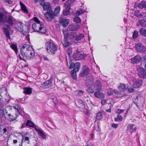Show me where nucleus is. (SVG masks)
Segmentation results:
<instances>
[{
    "label": "nucleus",
    "instance_id": "1",
    "mask_svg": "<svg viewBox=\"0 0 146 146\" xmlns=\"http://www.w3.org/2000/svg\"><path fill=\"white\" fill-rule=\"evenodd\" d=\"M20 54H19V57L20 60H22L26 62L24 59L26 58L27 60H31L35 57L34 50L32 47L28 44H25L20 49Z\"/></svg>",
    "mask_w": 146,
    "mask_h": 146
},
{
    "label": "nucleus",
    "instance_id": "2",
    "mask_svg": "<svg viewBox=\"0 0 146 146\" xmlns=\"http://www.w3.org/2000/svg\"><path fill=\"white\" fill-rule=\"evenodd\" d=\"M9 109L12 110L13 108L15 110V115H11L8 114L7 115H4L5 118L7 120L10 121H12L15 120L17 117L18 115H21L22 116L24 115L25 113L23 111V108H21L19 104H13L12 106H9Z\"/></svg>",
    "mask_w": 146,
    "mask_h": 146
},
{
    "label": "nucleus",
    "instance_id": "3",
    "mask_svg": "<svg viewBox=\"0 0 146 146\" xmlns=\"http://www.w3.org/2000/svg\"><path fill=\"white\" fill-rule=\"evenodd\" d=\"M14 18L10 15H7L3 27V32L7 39L10 38L9 31L11 29L10 27H13L15 23Z\"/></svg>",
    "mask_w": 146,
    "mask_h": 146
},
{
    "label": "nucleus",
    "instance_id": "4",
    "mask_svg": "<svg viewBox=\"0 0 146 146\" xmlns=\"http://www.w3.org/2000/svg\"><path fill=\"white\" fill-rule=\"evenodd\" d=\"M34 19L35 22L33 24L32 27L34 31L42 34L45 33L47 30L46 28L41 23L37 18L35 17Z\"/></svg>",
    "mask_w": 146,
    "mask_h": 146
},
{
    "label": "nucleus",
    "instance_id": "5",
    "mask_svg": "<svg viewBox=\"0 0 146 146\" xmlns=\"http://www.w3.org/2000/svg\"><path fill=\"white\" fill-rule=\"evenodd\" d=\"M45 48L47 52L50 54H54L57 50V48L56 45L53 42L49 41L45 43Z\"/></svg>",
    "mask_w": 146,
    "mask_h": 146
},
{
    "label": "nucleus",
    "instance_id": "6",
    "mask_svg": "<svg viewBox=\"0 0 146 146\" xmlns=\"http://www.w3.org/2000/svg\"><path fill=\"white\" fill-rule=\"evenodd\" d=\"M146 69L141 67H137V71L138 76L141 78L146 79Z\"/></svg>",
    "mask_w": 146,
    "mask_h": 146
},
{
    "label": "nucleus",
    "instance_id": "7",
    "mask_svg": "<svg viewBox=\"0 0 146 146\" xmlns=\"http://www.w3.org/2000/svg\"><path fill=\"white\" fill-rule=\"evenodd\" d=\"M44 15L46 19L49 21H50V19H54L56 16V14H55L54 12L51 9L47 11L44 14Z\"/></svg>",
    "mask_w": 146,
    "mask_h": 146
},
{
    "label": "nucleus",
    "instance_id": "8",
    "mask_svg": "<svg viewBox=\"0 0 146 146\" xmlns=\"http://www.w3.org/2000/svg\"><path fill=\"white\" fill-rule=\"evenodd\" d=\"M135 48L137 52L143 53L145 52L146 48L145 46L141 43H138L135 45Z\"/></svg>",
    "mask_w": 146,
    "mask_h": 146
},
{
    "label": "nucleus",
    "instance_id": "9",
    "mask_svg": "<svg viewBox=\"0 0 146 146\" xmlns=\"http://www.w3.org/2000/svg\"><path fill=\"white\" fill-rule=\"evenodd\" d=\"M94 81V78L92 75H90L87 76L85 80V83L86 86L87 87L91 86L93 84Z\"/></svg>",
    "mask_w": 146,
    "mask_h": 146
},
{
    "label": "nucleus",
    "instance_id": "10",
    "mask_svg": "<svg viewBox=\"0 0 146 146\" xmlns=\"http://www.w3.org/2000/svg\"><path fill=\"white\" fill-rule=\"evenodd\" d=\"M80 66V64L79 62H78L76 63L72 62L69 66V68L71 69L74 68L73 70H76V71H78Z\"/></svg>",
    "mask_w": 146,
    "mask_h": 146
},
{
    "label": "nucleus",
    "instance_id": "11",
    "mask_svg": "<svg viewBox=\"0 0 146 146\" xmlns=\"http://www.w3.org/2000/svg\"><path fill=\"white\" fill-rule=\"evenodd\" d=\"M84 57V54H81L79 51H76V52L74 53L73 56V58L76 60H78L83 58Z\"/></svg>",
    "mask_w": 146,
    "mask_h": 146
},
{
    "label": "nucleus",
    "instance_id": "12",
    "mask_svg": "<svg viewBox=\"0 0 146 146\" xmlns=\"http://www.w3.org/2000/svg\"><path fill=\"white\" fill-rule=\"evenodd\" d=\"M15 28L17 30L22 32L23 31V25L21 22H18L16 23L15 22L13 24Z\"/></svg>",
    "mask_w": 146,
    "mask_h": 146
},
{
    "label": "nucleus",
    "instance_id": "13",
    "mask_svg": "<svg viewBox=\"0 0 146 146\" xmlns=\"http://www.w3.org/2000/svg\"><path fill=\"white\" fill-rule=\"evenodd\" d=\"M40 5L42 6V8L44 10L47 11L51 9V5L50 2H46L45 3L41 2L40 3Z\"/></svg>",
    "mask_w": 146,
    "mask_h": 146
},
{
    "label": "nucleus",
    "instance_id": "14",
    "mask_svg": "<svg viewBox=\"0 0 146 146\" xmlns=\"http://www.w3.org/2000/svg\"><path fill=\"white\" fill-rule=\"evenodd\" d=\"M7 15L3 12H0V26L5 24V21Z\"/></svg>",
    "mask_w": 146,
    "mask_h": 146
},
{
    "label": "nucleus",
    "instance_id": "15",
    "mask_svg": "<svg viewBox=\"0 0 146 146\" xmlns=\"http://www.w3.org/2000/svg\"><path fill=\"white\" fill-rule=\"evenodd\" d=\"M102 84L100 81L99 80L96 81L94 85V88L95 90L100 91L102 89Z\"/></svg>",
    "mask_w": 146,
    "mask_h": 146
},
{
    "label": "nucleus",
    "instance_id": "16",
    "mask_svg": "<svg viewBox=\"0 0 146 146\" xmlns=\"http://www.w3.org/2000/svg\"><path fill=\"white\" fill-rule=\"evenodd\" d=\"M141 59V56L137 55L131 59V62L133 64H138L140 61Z\"/></svg>",
    "mask_w": 146,
    "mask_h": 146
},
{
    "label": "nucleus",
    "instance_id": "17",
    "mask_svg": "<svg viewBox=\"0 0 146 146\" xmlns=\"http://www.w3.org/2000/svg\"><path fill=\"white\" fill-rule=\"evenodd\" d=\"M52 82L48 80L45 81L42 84L41 87L44 88H48L51 87L52 86Z\"/></svg>",
    "mask_w": 146,
    "mask_h": 146
},
{
    "label": "nucleus",
    "instance_id": "18",
    "mask_svg": "<svg viewBox=\"0 0 146 146\" xmlns=\"http://www.w3.org/2000/svg\"><path fill=\"white\" fill-rule=\"evenodd\" d=\"M143 82L141 80H136L134 81L133 87L134 88H139L142 85Z\"/></svg>",
    "mask_w": 146,
    "mask_h": 146
},
{
    "label": "nucleus",
    "instance_id": "19",
    "mask_svg": "<svg viewBox=\"0 0 146 146\" xmlns=\"http://www.w3.org/2000/svg\"><path fill=\"white\" fill-rule=\"evenodd\" d=\"M68 28L70 31H75L80 28V26L77 24L74 23L68 26Z\"/></svg>",
    "mask_w": 146,
    "mask_h": 146
},
{
    "label": "nucleus",
    "instance_id": "20",
    "mask_svg": "<svg viewBox=\"0 0 146 146\" xmlns=\"http://www.w3.org/2000/svg\"><path fill=\"white\" fill-rule=\"evenodd\" d=\"M35 130L37 131L38 135L43 139H45L46 135L45 132L42 129L37 128H35Z\"/></svg>",
    "mask_w": 146,
    "mask_h": 146
},
{
    "label": "nucleus",
    "instance_id": "21",
    "mask_svg": "<svg viewBox=\"0 0 146 146\" xmlns=\"http://www.w3.org/2000/svg\"><path fill=\"white\" fill-rule=\"evenodd\" d=\"M22 143L23 145L29 146L30 145L29 143V138L28 137L23 136V137Z\"/></svg>",
    "mask_w": 146,
    "mask_h": 146
},
{
    "label": "nucleus",
    "instance_id": "22",
    "mask_svg": "<svg viewBox=\"0 0 146 146\" xmlns=\"http://www.w3.org/2000/svg\"><path fill=\"white\" fill-rule=\"evenodd\" d=\"M136 127L135 125L132 124H129L127 126V130L129 131L130 132L132 133L136 129Z\"/></svg>",
    "mask_w": 146,
    "mask_h": 146
},
{
    "label": "nucleus",
    "instance_id": "23",
    "mask_svg": "<svg viewBox=\"0 0 146 146\" xmlns=\"http://www.w3.org/2000/svg\"><path fill=\"white\" fill-rule=\"evenodd\" d=\"M90 70V69L88 67L86 68L80 73V76L83 77L86 76L89 74Z\"/></svg>",
    "mask_w": 146,
    "mask_h": 146
},
{
    "label": "nucleus",
    "instance_id": "24",
    "mask_svg": "<svg viewBox=\"0 0 146 146\" xmlns=\"http://www.w3.org/2000/svg\"><path fill=\"white\" fill-rule=\"evenodd\" d=\"M69 22V20L68 19H62L60 21V23L62 24L64 27L68 26Z\"/></svg>",
    "mask_w": 146,
    "mask_h": 146
},
{
    "label": "nucleus",
    "instance_id": "25",
    "mask_svg": "<svg viewBox=\"0 0 146 146\" xmlns=\"http://www.w3.org/2000/svg\"><path fill=\"white\" fill-rule=\"evenodd\" d=\"M76 104L77 106L80 108L83 109L85 107L84 102L81 100H78Z\"/></svg>",
    "mask_w": 146,
    "mask_h": 146
},
{
    "label": "nucleus",
    "instance_id": "26",
    "mask_svg": "<svg viewBox=\"0 0 146 146\" xmlns=\"http://www.w3.org/2000/svg\"><path fill=\"white\" fill-rule=\"evenodd\" d=\"M75 2V0H68L64 4L65 6L70 8V7Z\"/></svg>",
    "mask_w": 146,
    "mask_h": 146
},
{
    "label": "nucleus",
    "instance_id": "27",
    "mask_svg": "<svg viewBox=\"0 0 146 146\" xmlns=\"http://www.w3.org/2000/svg\"><path fill=\"white\" fill-rule=\"evenodd\" d=\"M32 92V88L30 87L24 88H23V93L29 95Z\"/></svg>",
    "mask_w": 146,
    "mask_h": 146
},
{
    "label": "nucleus",
    "instance_id": "28",
    "mask_svg": "<svg viewBox=\"0 0 146 146\" xmlns=\"http://www.w3.org/2000/svg\"><path fill=\"white\" fill-rule=\"evenodd\" d=\"M20 5H21L22 10L25 13H28V10L25 5L21 1L20 2Z\"/></svg>",
    "mask_w": 146,
    "mask_h": 146
},
{
    "label": "nucleus",
    "instance_id": "29",
    "mask_svg": "<svg viewBox=\"0 0 146 146\" xmlns=\"http://www.w3.org/2000/svg\"><path fill=\"white\" fill-rule=\"evenodd\" d=\"M94 95L95 97L98 98H103L104 97V94L98 91L95 92Z\"/></svg>",
    "mask_w": 146,
    "mask_h": 146
},
{
    "label": "nucleus",
    "instance_id": "30",
    "mask_svg": "<svg viewBox=\"0 0 146 146\" xmlns=\"http://www.w3.org/2000/svg\"><path fill=\"white\" fill-rule=\"evenodd\" d=\"M137 25L145 27H146V21L144 19L139 20L138 23Z\"/></svg>",
    "mask_w": 146,
    "mask_h": 146
},
{
    "label": "nucleus",
    "instance_id": "31",
    "mask_svg": "<svg viewBox=\"0 0 146 146\" xmlns=\"http://www.w3.org/2000/svg\"><path fill=\"white\" fill-rule=\"evenodd\" d=\"M138 7L140 9H142L146 8V2L143 1L141 2L138 5Z\"/></svg>",
    "mask_w": 146,
    "mask_h": 146
},
{
    "label": "nucleus",
    "instance_id": "32",
    "mask_svg": "<svg viewBox=\"0 0 146 146\" xmlns=\"http://www.w3.org/2000/svg\"><path fill=\"white\" fill-rule=\"evenodd\" d=\"M66 8L63 10V14L64 16H67L69 15L70 13V8H69L67 7H65Z\"/></svg>",
    "mask_w": 146,
    "mask_h": 146
},
{
    "label": "nucleus",
    "instance_id": "33",
    "mask_svg": "<svg viewBox=\"0 0 146 146\" xmlns=\"http://www.w3.org/2000/svg\"><path fill=\"white\" fill-rule=\"evenodd\" d=\"M139 32L141 35L146 37V29L144 28H141L139 30Z\"/></svg>",
    "mask_w": 146,
    "mask_h": 146
},
{
    "label": "nucleus",
    "instance_id": "34",
    "mask_svg": "<svg viewBox=\"0 0 146 146\" xmlns=\"http://www.w3.org/2000/svg\"><path fill=\"white\" fill-rule=\"evenodd\" d=\"M62 43L64 47H67L69 45L70 43L68 41V40L66 38V37H65V38L62 41Z\"/></svg>",
    "mask_w": 146,
    "mask_h": 146
},
{
    "label": "nucleus",
    "instance_id": "35",
    "mask_svg": "<svg viewBox=\"0 0 146 146\" xmlns=\"http://www.w3.org/2000/svg\"><path fill=\"white\" fill-rule=\"evenodd\" d=\"M7 92L6 91H2L0 90V100L4 98V97L7 95Z\"/></svg>",
    "mask_w": 146,
    "mask_h": 146
},
{
    "label": "nucleus",
    "instance_id": "36",
    "mask_svg": "<svg viewBox=\"0 0 146 146\" xmlns=\"http://www.w3.org/2000/svg\"><path fill=\"white\" fill-rule=\"evenodd\" d=\"M78 71H76V70H73L71 72V75L72 78L74 80H76L77 79L76 72Z\"/></svg>",
    "mask_w": 146,
    "mask_h": 146
},
{
    "label": "nucleus",
    "instance_id": "37",
    "mask_svg": "<svg viewBox=\"0 0 146 146\" xmlns=\"http://www.w3.org/2000/svg\"><path fill=\"white\" fill-rule=\"evenodd\" d=\"M127 88V86L125 84H121L118 87V89L120 91H124Z\"/></svg>",
    "mask_w": 146,
    "mask_h": 146
},
{
    "label": "nucleus",
    "instance_id": "38",
    "mask_svg": "<svg viewBox=\"0 0 146 146\" xmlns=\"http://www.w3.org/2000/svg\"><path fill=\"white\" fill-rule=\"evenodd\" d=\"M84 35L83 33H79L77 35H76V40L77 41L80 40L84 37Z\"/></svg>",
    "mask_w": 146,
    "mask_h": 146
},
{
    "label": "nucleus",
    "instance_id": "39",
    "mask_svg": "<svg viewBox=\"0 0 146 146\" xmlns=\"http://www.w3.org/2000/svg\"><path fill=\"white\" fill-rule=\"evenodd\" d=\"M140 98H141V97L139 96H138L137 97L136 99H135V101L133 102L134 103L136 106L137 107H138L139 106H140L141 105L143 104L142 103L141 104H139V102L138 101Z\"/></svg>",
    "mask_w": 146,
    "mask_h": 146
},
{
    "label": "nucleus",
    "instance_id": "40",
    "mask_svg": "<svg viewBox=\"0 0 146 146\" xmlns=\"http://www.w3.org/2000/svg\"><path fill=\"white\" fill-rule=\"evenodd\" d=\"M135 15L138 18H142L143 17V13H141L140 11L137 10L134 12Z\"/></svg>",
    "mask_w": 146,
    "mask_h": 146
},
{
    "label": "nucleus",
    "instance_id": "41",
    "mask_svg": "<svg viewBox=\"0 0 146 146\" xmlns=\"http://www.w3.org/2000/svg\"><path fill=\"white\" fill-rule=\"evenodd\" d=\"M76 34L75 32H71L68 34L67 37L69 38L72 39L76 37Z\"/></svg>",
    "mask_w": 146,
    "mask_h": 146
},
{
    "label": "nucleus",
    "instance_id": "42",
    "mask_svg": "<svg viewBox=\"0 0 146 146\" xmlns=\"http://www.w3.org/2000/svg\"><path fill=\"white\" fill-rule=\"evenodd\" d=\"M10 47L15 51L16 53L17 54L18 52V50L17 45L14 44H11L10 45Z\"/></svg>",
    "mask_w": 146,
    "mask_h": 146
},
{
    "label": "nucleus",
    "instance_id": "43",
    "mask_svg": "<svg viewBox=\"0 0 146 146\" xmlns=\"http://www.w3.org/2000/svg\"><path fill=\"white\" fill-rule=\"evenodd\" d=\"M60 10V8L59 6H57L55 8L54 13L55 14H56V16H58V15L59 13Z\"/></svg>",
    "mask_w": 146,
    "mask_h": 146
},
{
    "label": "nucleus",
    "instance_id": "44",
    "mask_svg": "<svg viewBox=\"0 0 146 146\" xmlns=\"http://www.w3.org/2000/svg\"><path fill=\"white\" fill-rule=\"evenodd\" d=\"M86 12V11L83 9H81L80 11L78 10L76 13V15H79L81 14H83Z\"/></svg>",
    "mask_w": 146,
    "mask_h": 146
},
{
    "label": "nucleus",
    "instance_id": "45",
    "mask_svg": "<svg viewBox=\"0 0 146 146\" xmlns=\"http://www.w3.org/2000/svg\"><path fill=\"white\" fill-rule=\"evenodd\" d=\"M139 32L137 30H135L133 33L132 37L133 38H137L138 36Z\"/></svg>",
    "mask_w": 146,
    "mask_h": 146
},
{
    "label": "nucleus",
    "instance_id": "46",
    "mask_svg": "<svg viewBox=\"0 0 146 146\" xmlns=\"http://www.w3.org/2000/svg\"><path fill=\"white\" fill-rule=\"evenodd\" d=\"M26 125L27 126L33 127H34V124L30 120H28L27 121Z\"/></svg>",
    "mask_w": 146,
    "mask_h": 146
},
{
    "label": "nucleus",
    "instance_id": "47",
    "mask_svg": "<svg viewBox=\"0 0 146 146\" xmlns=\"http://www.w3.org/2000/svg\"><path fill=\"white\" fill-rule=\"evenodd\" d=\"M74 21L76 23H80L81 21L80 18L79 17H76L73 19Z\"/></svg>",
    "mask_w": 146,
    "mask_h": 146
},
{
    "label": "nucleus",
    "instance_id": "48",
    "mask_svg": "<svg viewBox=\"0 0 146 146\" xmlns=\"http://www.w3.org/2000/svg\"><path fill=\"white\" fill-rule=\"evenodd\" d=\"M102 118V115L101 112L98 113L96 116V119L97 120H100Z\"/></svg>",
    "mask_w": 146,
    "mask_h": 146
},
{
    "label": "nucleus",
    "instance_id": "49",
    "mask_svg": "<svg viewBox=\"0 0 146 146\" xmlns=\"http://www.w3.org/2000/svg\"><path fill=\"white\" fill-rule=\"evenodd\" d=\"M123 118L121 115H117V117L115 119V121H120L122 120Z\"/></svg>",
    "mask_w": 146,
    "mask_h": 146
},
{
    "label": "nucleus",
    "instance_id": "50",
    "mask_svg": "<svg viewBox=\"0 0 146 146\" xmlns=\"http://www.w3.org/2000/svg\"><path fill=\"white\" fill-rule=\"evenodd\" d=\"M52 100L54 103L56 104L57 103V100L56 98L54 96H52L50 98Z\"/></svg>",
    "mask_w": 146,
    "mask_h": 146
},
{
    "label": "nucleus",
    "instance_id": "51",
    "mask_svg": "<svg viewBox=\"0 0 146 146\" xmlns=\"http://www.w3.org/2000/svg\"><path fill=\"white\" fill-rule=\"evenodd\" d=\"M88 88L86 89V90L88 92L91 93H93L94 92V90L92 88L90 87H88Z\"/></svg>",
    "mask_w": 146,
    "mask_h": 146
},
{
    "label": "nucleus",
    "instance_id": "52",
    "mask_svg": "<svg viewBox=\"0 0 146 146\" xmlns=\"http://www.w3.org/2000/svg\"><path fill=\"white\" fill-rule=\"evenodd\" d=\"M10 96H9V94H7V93L6 96H5V97H4V99L6 101L9 102L10 100Z\"/></svg>",
    "mask_w": 146,
    "mask_h": 146
},
{
    "label": "nucleus",
    "instance_id": "53",
    "mask_svg": "<svg viewBox=\"0 0 146 146\" xmlns=\"http://www.w3.org/2000/svg\"><path fill=\"white\" fill-rule=\"evenodd\" d=\"M5 105L3 102L0 100V110H3Z\"/></svg>",
    "mask_w": 146,
    "mask_h": 146
},
{
    "label": "nucleus",
    "instance_id": "54",
    "mask_svg": "<svg viewBox=\"0 0 146 146\" xmlns=\"http://www.w3.org/2000/svg\"><path fill=\"white\" fill-rule=\"evenodd\" d=\"M5 114H4L3 110H0V119H1Z\"/></svg>",
    "mask_w": 146,
    "mask_h": 146
},
{
    "label": "nucleus",
    "instance_id": "55",
    "mask_svg": "<svg viewBox=\"0 0 146 146\" xmlns=\"http://www.w3.org/2000/svg\"><path fill=\"white\" fill-rule=\"evenodd\" d=\"M67 52L69 55H70L72 52V48H68Z\"/></svg>",
    "mask_w": 146,
    "mask_h": 146
},
{
    "label": "nucleus",
    "instance_id": "56",
    "mask_svg": "<svg viewBox=\"0 0 146 146\" xmlns=\"http://www.w3.org/2000/svg\"><path fill=\"white\" fill-rule=\"evenodd\" d=\"M124 111V110H120L117 109L116 111V112L117 113H121L123 112Z\"/></svg>",
    "mask_w": 146,
    "mask_h": 146
},
{
    "label": "nucleus",
    "instance_id": "57",
    "mask_svg": "<svg viewBox=\"0 0 146 146\" xmlns=\"http://www.w3.org/2000/svg\"><path fill=\"white\" fill-rule=\"evenodd\" d=\"M134 91V89L132 88H128V92L129 93H132Z\"/></svg>",
    "mask_w": 146,
    "mask_h": 146
},
{
    "label": "nucleus",
    "instance_id": "58",
    "mask_svg": "<svg viewBox=\"0 0 146 146\" xmlns=\"http://www.w3.org/2000/svg\"><path fill=\"white\" fill-rule=\"evenodd\" d=\"M83 92L82 91H81V90L79 91H78V94L79 96H82V95H83Z\"/></svg>",
    "mask_w": 146,
    "mask_h": 146
},
{
    "label": "nucleus",
    "instance_id": "59",
    "mask_svg": "<svg viewBox=\"0 0 146 146\" xmlns=\"http://www.w3.org/2000/svg\"><path fill=\"white\" fill-rule=\"evenodd\" d=\"M53 2L54 4L57 5L58 4L59 0H53Z\"/></svg>",
    "mask_w": 146,
    "mask_h": 146
},
{
    "label": "nucleus",
    "instance_id": "60",
    "mask_svg": "<svg viewBox=\"0 0 146 146\" xmlns=\"http://www.w3.org/2000/svg\"><path fill=\"white\" fill-rule=\"evenodd\" d=\"M111 126L113 127L116 128L118 127V125L117 124L113 123L112 124Z\"/></svg>",
    "mask_w": 146,
    "mask_h": 146
},
{
    "label": "nucleus",
    "instance_id": "61",
    "mask_svg": "<svg viewBox=\"0 0 146 146\" xmlns=\"http://www.w3.org/2000/svg\"><path fill=\"white\" fill-rule=\"evenodd\" d=\"M8 127H5L3 128V133H5L6 134V132H7V130H8Z\"/></svg>",
    "mask_w": 146,
    "mask_h": 146
},
{
    "label": "nucleus",
    "instance_id": "62",
    "mask_svg": "<svg viewBox=\"0 0 146 146\" xmlns=\"http://www.w3.org/2000/svg\"><path fill=\"white\" fill-rule=\"evenodd\" d=\"M106 101L105 100H102V101H101V103L102 105H104L106 104Z\"/></svg>",
    "mask_w": 146,
    "mask_h": 146
},
{
    "label": "nucleus",
    "instance_id": "63",
    "mask_svg": "<svg viewBox=\"0 0 146 146\" xmlns=\"http://www.w3.org/2000/svg\"><path fill=\"white\" fill-rule=\"evenodd\" d=\"M110 90L108 91V94L109 95H111L113 94V91H110Z\"/></svg>",
    "mask_w": 146,
    "mask_h": 146
},
{
    "label": "nucleus",
    "instance_id": "64",
    "mask_svg": "<svg viewBox=\"0 0 146 146\" xmlns=\"http://www.w3.org/2000/svg\"><path fill=\"white\" fill-rule=\"evenodd\" d=\"M144 19L146 20V13L143 12V17H142Z\"/></svg>",
    "mask_w": 146,
    "mask_h": 146
}]
</instances>
